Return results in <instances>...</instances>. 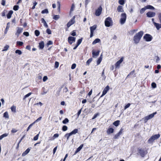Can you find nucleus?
<instances>
[{
    "label": "nucleus",
    "mask_w": 161,
    "mask_h": 161,
    "mask_svg": "<svg viewBox=\"0 0 161 161\" xmlns=\"http://www.w3.org/2000/svg\"><path fill=\"white\" fill-rule=\"evenodd\" d=\"M143 34V32L142 31H141L136 34L133 38V40L135 43L137 44L139 42Z\"/></svg>",
    "instance_id": "nucleus-1"
},
{
    "label": "nucleus",
    "mask_w": 161,
    "mask_h": 161,
    "mask_svg": "<svg viewBox=\"0 0 161 161\" xmlns=\"http://www.w3.org/2000/svg\"><path fill=\"white\" fill-rule=\"evenodd\" d=\"M160 136V135L159 134L153 136L148 140V142L149 143H152L155 140L157 139Z\"/></svg>",
    "instance_id": "nucleus-2"
},
{
    "label": "nucleus",
    "mask_w": 161,
    "mask_h": 161,
    "mask_svg": "<svg viewBox=\"0 0 161 161\" xmlns=\"http://www.w3.org/2000/svg\"><path fill=\"white\" fill-rule=\"evenodd\" d=\"M137 151L139 154L142 157H144L145 155L147 153V151L142 148H138L137 149Z\"/></svg>",
    "instance_id": "nucleus-3"
},
{
    "label": "nucleus",
    "mask_w": 161,
    "mask_h": 161,
    "mask_svg": "<svg viewBox=\"0 0 161 161\" xmlns=\"http://www.w3.org/2000/svg\"><path fill=\"white\" fill-rule=\"evenodd\" d=\"M126 14L125 13L121 14L120 15V22L121 24L123 25L126 21Z\"/></svg>",
    "instance_id": "nucleus-4"
},
{
    "label": "nucleus",
    "mask_w": 161,
    "mask_h": 161,
    "mask_svg": "<svg viewBox=\"0 0 161 161\" xmlns=\"http://www.w3.org/2000/svg\"><path fill=\"white\" fill-rule=\"evenodd\" d=\"M112 20L110 17L107 18L105 21V25L107 27H109L112 25Z\"/></svg>",
    "instance_id": "nucleus-5"
},
{
    "label": "nucleus",
    "mask_w": 161,
    "mask_h": 161,
    "mask_svg": "<svg viewBox=\"0 0 161 161\" xmlns=\"http://www.w3.org/2000/svg\"><path fill=\"white\" fill-rule=\"evenodd\" d=\"M157 114V112H156L154 113H153L151 114L148 116H147L146 117H145L144 118V122L145 123H146L147 122V121L152 118L154 116L155 114Z\"/></svg>",
    "instance_id": "nucleus-6"
},
{
    "label": "nucleus",
    "mask_w": 161,
    "mask_h": 161,
    "mask_svg": "<svg viewBox=\"0 0 161 161\" xmlns=\"http://www.w3.org/2000/svg\"><path fill=\"white\" fill-rule=\"evenodd\" d=\"M97 27L96 25H95L93 26L90 27V37H92L93 36L94 31L95 30Z\"/></svg>",
    "instance_id": "nucleus-7"
},
{
    "label": "nucleus",
    "mask_w": 161,
    "mask_h": 161,
    "mask_svg": "<svg viewBox=\"0 0 161 161\" xmlns=\"http://www.w3.org/2000/svg\"><path fill=\"white\" fill-rule=\"evenodd\" d=\"M144 38L147 42H149L151 41L152 39V36L151 35L148 34H146L144 36Z\"/></svg>",
    "instance_id": "nucleus-8"
},
{
    "label": "nucleus",
    "mask_w": 161,
    "mask_h": 161,
    "mask_svg": "<svg viewBox=\"0 0 161 161\" xmlns=\"http://www.w3.org/2000/svg\"><path fill=\"white\" fill-rule=\"evenodd\" d=\"M102 8L101 6H100L98 9L96 10L95 15L97 16H99L101 13Z\"/></svg>",
    "instance_id": "nucleus-9"
},
{
    "label": "nucleus",
    "mask_w": 161,
    "mask_h": 161,
    "mask_svg": "<svg viewBox=\"0 0 161 161\" xmlns=\"http://www.w3.org/2000/svg\"><path fill=\"white\" fill-rule=\"evenodd\" d=\"M110 88L108 86H107L104 89L102 95L101 96V97L104 96L107 92L109 90Z\"/></svg>",
    "instance_id": "nucleus-10"
},
{
    "label": "nucleus",
    "mask_w": 161,
    "mask_h": 161,
    "mask_svg": "<svg viewBox=\"0 0 161 161\" xmlns=\"http://www.w3.org/2000/svg\"><path fill=\"white\" fill-rule=\"evenodd\" d=\"M75 38L72 36H69L68 38V41L69 43L72 44L73 42H75Z\"/></svg>",
    "instance_id": "nucleus-11"
},
{
    "label": "nucleus",
    "mask_w": 161,
    "mask_h": 161,
    "mask_svg": "<svg viewBox=\"0 0 161 161\" xmlns=\"http://www.w3.org/2000/svg\"><path fill=\"white\" fill-rule=\"evenodd\" d=\"M123 58H121L115 64L116 68H119V65L123 61Z\"/></svg>",
    "instance_id": "nucleus-12"
},
{
    "label": "nucleus",
    "mask_w": 161,
    "mask_h": 161,
    "mask_svg": "<svg viewBox=\"0 0 161 161\" xmlns=\"http://www.w3.org/2000/svg\"><path fill=\"white\" fill-rule=\"evenodd\" d=\"M146 14L148 17H152L155 16L156 14L155 12H149L147 13Z\"/></svg>",
    "instance_id": "nucleus-13"
},
{
    "label": "nucleus",
    "mask_w": 161,
    "mask_h": 161,
    "mask_svg": "<svg viewBox=\"0 0 161 161\" xmlns=\"http://www.w3.org/2000/svg\"><path fill=\"white\" fill-rule=\"evenodd\" d=\"M17 31L15 35L18 36L23 31V29L21 27H17Z\"/></svg>",
    "instance_id": "nucleus-14"
},
{
    "label": "nucleus",
    "mask_w": 161,
    "mask_h": 161,
    "mask_svg": "<svg viewBox=\"0 0 161 161\" xmlns=\"http://www.w3.org/2000/svg\"><path fill=\"white\" fill-rule=\"evenodd\" d=\"M153 23L157 30H159L160 28H161V24L156 23L154 22H153Z\"/></svg>",
    "instance_id": "nucleus-15"
},
{
    "label": "nucleus",
    "mask_w": 161,
    "mask_h": 161,
    "mask_svg": "<svg viewBox=\"0 0 161 161\" xmlns=\"http://www.w3.org/2000/svg\"><path fill=\"white\" fill-rule=\"evenodd\" d=\"M30 149L29 148L27 149L22 154V156L23 157H24L30 151Z\"/></svg>",
    "instance_id": "nucleus-16"
},
{
    "label": "nucleus",
    "mask_w": 161,
    "mask_h": 161,
    "mask_svg": "<svg viewBox=\"0 0 161 161\" xmlns=\"http://www.w3.org/2000/svg\"><path fill=\"white\" fill-rule=\"evenodd\" d=\"M114 131V129L112 128H110L108 129L107 131V133L108 134H110L111 133H113Z\"/></svg>",
    "instance_id": "nucleus-17"
},
{
    "label": "nucleus",
    "mask_w": 161,
    "mask_h": 161,
    "mask_svg": "<svg viewBox=\"0 0 161 161\" xmlns=\"http://www.w3.org/2000/svg\"><path fill=\"white\" fill-rule=\"evenodd\" d=\"M44 46V43L43 41L39 43V47L40 49H43Z\"/></svg>",
    "instance_id": "nucleus-18"
},
{
    "label": "nucleus",
    "mask_w": 161,
    "mask_h": 161,
    "mask_svg": "<svg viewBox=\"0 0 161 161\" xmlns=\"http://www.w3.org/2000/svg\"><path fill=\"white\" fill-rule=\"evenodd\" d=\"M13 11L12 10L10 11L8 13L7 16V18L8 19H10L11 17V15L13 14Z\"/></svg>",
    "instance_id": "nucleus-19"
},
{
    "label": "nucleus",
    "mask_w": 161,
    "mask_h": 161,
    "mask_svg": "<svg viewBox=\"0 0 161 161\" xmlns=\"http://www.w3.org/2000/svg\"><path fill=\"white\" fill-rule=\"evenodd\" d=\"M41 21H42V23H43L44 26L46 28H48V25H47V23H46V21L43 18H42L41 19Z\"/></svg>",
    "instance_id": "nucleus-20"
},
{
    "label": "nucleus",
    "mask_w": 161,
    "mask_h": 161,
    "mask_svg": "<svg viewBox=\"0 0 161 161\" xmlns=\"http://www.w3.org/2000/svg\"><path fill=\"white\" fill-rule=\"evenodd\" d=\"M117 10L118 12H123L124 11L123 7L121 6H119L117 8Z\"/></svg>",
    "instance_id": "nucleus-21"
},
{
    "label": "nucleus",
    "mask_w": 161,
    "mask_h": 161,
    "mask_svg": "<svg viewBox=\"0 0 161 161\" xmlns=\"http://www.w3.org/2000/svg\"><path fill=\"white\" fill-rule=\"evenodd\" d=\"M78 131V129H75L73 131H72L71 132L69 133L70 135H73L75 134L76 133H77Z\"/></svg>",
    "instance_id": "nucleus-22"
},
{
    "label": "nucleus",
    "mask_w": 161,
    "mask_h": 161,
    "mask_svg": "<svg viewBox=\"0 0 161 161\" xmlns=\"http://www.w3.org/2000/svg\"><path fill=\"white\" fill-rule=\"evenodd\" d=\"M99 51H97V52H95L94 51H92V54L93 57H95V56H97L99 55Z\"/></svg>",
    "instance_id": "nucleus-23"
},
{
    "label": "nucleus",
    "mask_w": 161,
    "mask_h": 161,
    "mask_svg": "<svg viewBox=\"0 0 161 161\" xmlns=\"http://www.w3.org/2000/svg\"><path fill=\"white\" fill-rule=\"evenodd\" d=\"M100 42V40L99 39L97 38L92 43V44L93 45H94L97 43Z\"/></svg>",
    "instance_id": "nucleus-24"
},
{
    "label": "nucleus",
    "mask_w": 161,
    "mask_h": 161,
    "mask_svg": "<svg viewBox=\"0 0 161 161\" xmlns=\"http://www.w3.org/2000/svg\"><path fill=\"white\" fill-rule=\"evenodd\" d=\"M102 55L101 54L99 57V58L98 59V60L97 61V65H99L102 59Z\"/></svg>",
    "instance_id": "nucleus-25"
},
{
    "label": "nucleus",
    "mask_w": 161,
    "mask_h": 161,
    "mask_svg": "<svg viewBox=\"0 0 161 161\" xmlns=\"http://www.w3.org/2000/svg\"><path fill=\"white\" fill-rule=\"evenodd\" d=\"M146 9H150L153 10L154 9V8L153 6L150 5H148L146 6Z\"/></svg>",
    "instance_id": "nucleus-26"
},
{
    "label": "nucleus",
    "mask_w": 161,
    "mask_h": 161,
    "mask_svg": "<svg viewBox=\"0 0 161 161\" xmlns=\"http://www.w3.org/2000/svg\"><path fill=\"white\" fill-rule=\"evenodd\" d=\"M119 122L120 121L119 120H116L113 123V124L115 126H117L119 125Z\"/></svg>",
    "instance_id": "nucleus-27"
},
{
    "label": "nucleus",
    "mask_w": 161,
    "mask_h": 161,
    "mask_svg": "<svg viewBox=\"0 0 161 161\" xmlns=\"http://www.w3.org/2000/svg\"><path fill=\"white\" fill-rule=\"evenodd\" d=\"M134 72H135V71L134 70H133L130 73L127 75V77H128L129 76H130V75H133V77L134 76H135V74H134Z\"/></svg>",
    "instance_id": "nucleus-28"
},
{
    "label": "nucleus",
    "mask_w": 161,
    "mask_h": 161,
    "mask_svg": "<svg viewBox=\"0 0 161 161\" xmlns=\"http://www.w3.org/2000/svg\"><path fill=\"white\" fill-rule=\"evenodd\" d=\"M104 69H103L102 72L101 76L102 77H103V80H105L106 78V76L104 75Z\"/></svg>",
    "instance_id": "nucleus-29"
},
{
    "label": "nucleus",
    "mask_w": 161,
    "mask_h": 161,
    "mask_svg": "<svg viewBox=\"0 0 161 161\" xmlns=\"http://www.w3.org/2000/svg\"><path fill=\"white\" fill-rule=\"evenodd\" d=\"M71 136V135H70V134L69 133H67V134H66L65 135H64V137H66L67 138V141H68L69 139V137Z\"/></svg>",
    "instance_id": "nucleus-30"
},
{
    "label": "nucleus",
    "mask_w": 161,
    "mask_h": 161,
    "mask_svg": "<svg viewBox=\"0 0 161 161\" xmlns=\"http://www.w3.org/2000/svg\"><path fill=\"white\" fill-rule=\"evenodd\" d=\"M92 58H91L88 59L86 62V64L87 65H89L90 64V63L92 61Z\"/></svg>",
    "instance_id": "nucleus-31"
},
{
    "label": "nucleus",
    "mask_w": 161,
    "mask_h": 161,
    "mask_svg": "<svg viewBox=\"0 0 161 161\" xmlns=\"http://www.w3.org/2000/svg\"><path fill=\"white\" fill-rule=\"evenodd\" d=\"M3 117L6 118H9V116L8 112H6L4 113Z\"/></svg>",
    "instance_id": "nucleus-32"
},
{
    "label": "nucleus",
    "mask_w": 161,
    "mask_h": 161,
    "mask_svg": "<svg viewBox=\"0 0 161 161\" xmlns=\"http://www.w3.org/2000/svg\"><path fill=\"white\" fill-rule=\"evenodd\" d=\"M146 9H146V7L145 6V7L142 8L140 10V13L142 14L143 13L145 12V11L146 10Z\"/></svg>",
    "instance_id": "nucleus-33"
},
{
    "label": "nucleus",
    "mask_w": 161,
    "mask_h": 161,
    "mask_svg": "<svg viewBox=\"0 0 161 161\" xmlns=\"http://www.w3.org/2000/svg\"><path fill=\"white\" fill-rule=\"evenodd\" d=\"M35 34L36 36H38L40 34V32L38 30H36L35 31Z\"/></svg>",
    "instance_id": "nucleus-34"
},
{
    "label": "nucleus",
    "mask_w": 161,
    "mask_h": 161,
    "mask_svg": "<svg viewBox=\"0 0 161 161\" xmlns=\"http://www.w3.org/2000/svg\"><path fill=\"white\" fill-rule=\"evenodd\" d=\"M59 18V16L58 15H55L54 16L53 19L55 20H57Z\"/></svg>",
    "instance_id": "nucleus-35"
},
{
    "label": "nucleus",
    "mask_w": 161,
    "mask_h": 161,
    "mask_svg": "<svg viewBox=\"0 0 161 161\" xmlns=\"http://www.w3.org/2000/svg\"><path fill=\"white\" fill-rule=\"evenodd\" d=\"M31 94V92L25 95V96L24 97L23 99L25 100V98L28 97H29V96H30Z\"/></svg>",
    "instance_id": "nucleus-36"
},
{
    "label": "nucleus",
    "mask_w": 161,
    "mask_h": 161,
    "mask_svg": "<svg viewBox=\"0 0 161 161\" xmlns=\"http://www.w3.org/2000/svg\"><path fill=\"white\" fill-rule=\"evenodd\" d=\"M69 121V120L67 118H65L64 120L63 121V123L64 124H66L68 123Z\"/></svg>",
    "instance_id": "nucleus-37"
},
{
    "label": "nucleus",
    "mask_w": 161,
    "mask_h": 161,
    "mask_svg": "<svg viewBox=\"0 0 161 161\" xmlns=\"http://www.w3.org/2000/svg\"><path fill=\"white\" fill-rule=\"evenodd\" d=\"M40 133V132H39V134H37L36 136L33 138V140L34 141H36L38 140L39 136V134Z\"/></svg>",
    "instance_id": "nucleus-38"
},
{
    "label": "nucleus",
    "mask_w": 161,
    "mask_h": 161,
    "mask_svg": "<svg viewBox=\"0 0 161 161\" xmlns=\"http://www.w3.org/2000/svg\"><path fill=\"white\" fill-rule=\"evenodd\" d=\"M48 13V11L47 9H45L42 11V14H47Z\"/></svg>",
    "instance_id": "nucleus-39"
},
{
    "label": "nucleus",
    "mask_w": 161,
    "mask_h": 161,
    "mask_svg": "<svg viewBox=\"0 0 161 161\" xmlns=\"http://www.w3.org/2000/svg\"><path fill=\"white\" fill-rule=\"evenodd\" d=\"M15 53H16L18 54L19 55L21 54L22 53V52L21 50L18 49L15 51Z\"/></svg>",
    "instance_id": "nucleus-40"
},
{
    "label": "nucleus",
    "mask_w": 161,
    "mask_h": 161,
    "mask_svg": "<svg viewBox=\"0 0 161 161\" xmlns=\"http://www.w3.org/2000/svg\"><path fill=\"white\" fill-rule=\"evenodd\" d=\"M9 46H8V45H6L4 47V49L2 50L3 51H7L8 48H9Z\"/></svg>",
    "instance_id": "nucleus-41"
},
{
    "label": "nucleus",
    "mask_w": 161,
    "mask_h": 161,
    "mask_svg": "<svg viewBox=\"0 0 161 161\" xmlns=\"http://www.w3.org/2000/svg\"><path fill=\"white\" fill-rule=\"evenodd\" d=\"M11 110L12 111L15 112H16V107L15 106H13L11 108Z\"/></svg>",
    "instance_id": "nucleus-42"
},
{
    "label": "nucleus",
    "mask_w": 161,
    "mask_h": 161,
    "mask_svg": "<svg viewBox=\"0 0 161 161\" xmlns=\"http://www.w3.org/2000/svg\"><path fill=\"white\" fill-rule=\"evenodd\" d=\"M19 8V6L18 5H15L13 7V9L15 11L18 10Z\"/></svg>",
    "instance_id": "nucleus-43"
},
{
    "label": "nucleus",
    "mask_w": 161,
    "mask_h": 161,
    "mask_svg": "<svg viewBox=\"0 0 161 161\" xmlns=\"http://www.w3.org/2000/svg\"><path fill=\"white\" fill-rule=\"evenodd\" d=\"M23 44V43L22 42L17 41V44L19 46H21Z\"/></svg>",
    "instance_id": "nucleus-44"
},
{
    "label": "nucleus",
    "mask_w": 161,
    "mask_h": 161,
    "mask_svg": "<svg viewBox=\"0 0 161 161\" xmlns=\"http://www.w3.org/2000/svg\"><path fill=\"white\" fill-rule=\"evenodd\" d=\"M119 4L121 5H123L124 4L125 2L124 0H119Z\"/></svg>",
    "instance_id": "nucleus-45"
},
{
    "label": "nucleus",
    "mask_w": 161,
    "mask_h": 161,
    "mask_svg": "<svg viewBox=\"0 0 161 161\" xmlns=\"http://www.w3.org/2000/svg\"><path fill=\"white\" fill-rule=\"evenodd\" d=\"M68 129L66 125H64L62 127V130L63 131H65L67 130Z\"/></svg>",
    "instance_id": "nucleus-46"
},
{
    "label": "nucleus",
    "mask_w": 161,
    "mask_h": 161,
    "mask_svg": "<svg viewBox=\"0 0 161 161\" xmlns=\"http://www.w3.org/2000/svg\"><path fill=\"white\" fill-rule=\"evenodd\" d=\"M83 146V144H81L77 149V150H78L79 152L81 149L82 148Z\"/></svg>",
    "instance_id": "nucleus-47"
},
{
    "label": "nucleus",
    "mask_w": 161,
    "mask_h": 161,
    "mask_svg": "<svg viewBox=\"0 0 161 161\" xmlns=\"http://www.w3.org/2000/svg\"><path fill=\"white\" fill-rule=\"evenodd\" d=\"M120 135L118 134V133H117L116 135H115L114 137V138L115 139H118Z\"/></svg>",
    "instance_id": "nucleus-48"
},
{
    "label": "nucleus",
    "mask_w": 161,
    "mask_h": 161,
    "mask_svg": "<svg viewBox=\"0 0 161 161\" xmlns=\"http://www.w3.org/2000/svg\"><path fill=\"white\" fill-rule=\"evenodd\" d=\"M53 44V42L51 41H49L48 42L47 44V47H48L49 45H52Z\"/></svg>",
    "instance_id": "nucleus-49"
},
{
    "label": "nucleus",
    "mask_w": 161,
    "mask_h": 161,
    "mask_svg": "<svg viewBox=\"0 0 161 161\" xmlns=\"http://www.w3.org/2000/svg\"><path fill=\"white\" fill-rule=\"evenodd\" d=\"M82 41V38L79 39L77 41V45L79 46V45L81 43Z\"/></svg>",
    "instance_id": "nucleus-50"
},
{
    "label": "nucleus",
    "mask_w": 161,
    "mask_h": 161,
    "mask_svg": "<svg viewBox=\"0 0 161 161\" xmlns=\"http://www.w3.org/2000/svg\"><path fill=\"white\" fill-rule=\"evenodd\" d=\"M75 16H74L73 18L69 21V22H70V23L72 24H73L75 23Z\"/></svg>",
    "instance_id": "nucleus-51"
},
{
    "label": "nucleus",
    "mask_w": 161,
    "mask_h": 161,
    "mask_svg": "<svg viewBox=\"0 0 161 161\" xmlns=\"http://www.w3.org/2000/svg\"><path fill=\"white\" fill-rule=\"evenodd\" d=\"M42 119V117H40L39 118H38L36 120H35L33 123H34V124L36 122H37L39 121H40Z\"/></svg>",
    "instance_id": "nucleus-52"
},
{
    "label": "nucleus",
    "mask_w": 161,
    "mask_h": 161,
    "mask_svg": "<svg viewBox=\"0 0 161 161\" xmlns=\"http://www.w3.org/2000/svg\"><path fill=\"white\" fill-rule=\"evenodd\" d=\"M59 63L58 62H55V67L56 68H58L59 66Z\"/></svg>",
    "instance_id": "nucleus-53"
},
{
    "label": "nucleus",
    "mask_w": 161,
    "mask_h": 161,
    "mask_svg": "<svg viewBox=\"0 0 161 161\" xmlns=\"http://www.w3.org/2000/svg\"><path fill=\"white\" fill-rule=\"evenodd\" d=\"M46 32L48 34H51V31L49 29H47L46 30Z\"/></svg>",
    "instance_id": "nucleus-54"
},
{
    "label": "nucleus",
    "mask_w": 161,
    "mask_h": 161,
    "mask_svg": "<svg viewBox=\"0 0 161 161\" xmlns=\"http://www.w3.org/2000/svg\"><path fill=\"white\" fill-rule=\"evenodd\" d=\"M34 124V123H32L30 125L27 129V131H28Z\"/></svg>",
    "instance_id": "nucleus-55"
},
{
    "label": "nucleus",
    "mask_w": 161,
    "mask_h": 161,
    "mask_svg": "<svg viewBox=\"0 0 161 161\" xmlns=\"http://www.w3.org/2000/svg\"><path fill=\"white\" fill-rule=\"evenodd\" d=\"M153 88H155L156 87V84L154 82H153L151 84Z\"/></svg>",
    "instance_id": "nucleus-56"
},
{
    "label": "nucleus",
    "mask_w": 161,
    "mask_h": 161,
    "mask_svg": "<svg viewBox=\"0 0 161 161\" xmlns=\"http://www.w3.org/2000/svg\"><path fill=\"white\" fill-rule=\"evenodd\" d=\"M10 23L9 22H8L7 23V26H6V28L5 29L6 30H8L10 27Z\"/></svg>",
    "instance_id": "nucleus-57"
},
{
    "label": "nucleus",
    "mask_w": 161,
    "mask_h": 161,
    "mask_svg": "<svg viewBox=\"0 0 161 161\" xmlns=\"http://www.w3.org/2000/svg\"><path fill=\"white\" fill-rule=\"evenodd\" d=\"M130 105V103H128L126 105H125V107L124 109H126L127 108H129Z\"/></svg>",
    "instance_id": "nucleus-58"
},
{
    "label": "nucleus",
    "mask_w": 161,
    "mask_h": 161,
    "mask_svg": "<svg viewBox=\"0 0 161 161\" xmlns=\"http://www.w3.org/2000/svg\"><path fill=\"white\" fill-rule=\"evenodd\" d=\"M48 79L47 77L46 76H44L43 78V80L44 82L46 81Z\"/></svg>",
    "instance_id": "nucleus-59"
},
{
    "label": "nucleus",
    "mask_w": 161,
    "mask_h": 161,
    "mask_svg": "<svg viewBox=\"0 0 161 161\" xmlns=\"http://www.w3.org/2000/svg\"><path fill=\"white\" fill-rule=\"evenodd\" d=\"M76 66V64H72V65L71 66V68L72 69H74L75 68Z\"/></svg>",
    "instance_id": "nucleus-60"
},
{
    "label": "nucleus",
    "mask_w": 161,
    "mask_h": 161,
    "mask_svg": "<svg viewBox=\"0 0 161 161\" xmlns=\"http://www.w3.org/2000/svg\"><path fill=\"white\" fill-rule=\"evenodd\" d=\"M23 34L27 36H29V33L28 32H24V33H23Z\"/></svg>",
    "instance_id": "nucleus-61"
},
{
    "label": "nucleus",
    "mask_w": 161,
    "mask_h": 161,
    "mask_svg": "<svg viewBox=\"0 0 161 161\" xmlns=\"http://www.w3.org/2000/svg\"><path fill=\"white\" fill-rule=\"evenodd\" d=\"M58 146L54 148L53 149V154H54L55 153L57 149Z\"/></svg>",
    "instance_id": "nucleus-62"
},
{
    "label": "nucleus",
    "mask_w": 161,
    "mask_h": 161,
    "mask_svg": "<svg viewBox=\"0 0 161 161\" xmlns=\"http://www.w3.org/2000/svg\"><path fill=\"white\" fill-rule=\"evenodd\" d=\"M158 17L160 21V22L161 23V13L159 14Z\"/></svg>",
    "instance_id": "nucleus-63"
},
{
    "label": "nucleus",
    "mask_w": 161,
    "mask_h": 161,
    "mask_svg": "<svg viewBox=\"0 0 161 161\" xmlns=\"http://www.w3.org/2000/svg\"><path fill=\"white\" fill-rule=\"evenodd\" d=\"M68 89L67 87H65L63 89V92H67L68 91Z\"/></svg>",
    "instance_id": "nucleus-64"
}]
</instances>
